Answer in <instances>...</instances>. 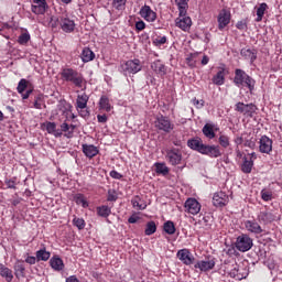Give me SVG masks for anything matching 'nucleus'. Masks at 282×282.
Here are the masks:
<instances>
[{
  "instance_id": "nucleus-1",
  "label": "nucleus",
  "mask_w": 282,
  "mask_h": 282,
  "mask_svg": "<svg viewBox=\"0 0 282 282\" xmlns=\"http://www.w3.org/2000/svg\"><path fill=\"white\" fill-rule=\"evenodd\" d=\"M234 83L236 87H248L249 91H254V79L241 68L235 70Z\"/></svg>"
},
{
  "instance_id": "nucleus-2",
  "label": "nucleus",
  "mask_w": 282,
  "mask_h": 282,
  "mask_svg": "<svg viewBox=\"0 0 282 282\" xmlns=\"http://www.w3.org/2000/svg\"><path fill=\"white\" fill-rule=\"evenodd\" d=\"M61 75L63 80H66L67 83H73L75 87H83V83L85 79L83 78V75L77 70H74V68H64Z\"/></svg>"
},
{
  "instance_id": "nucleus-3",
  "label": "nucleus",
  "mask_w": 282,
  "mask_h": 282,
  "mask_svg": "<svg viewBox=\"0 0 282 282\" xmlns=\"http://www.w3.org/2000/svg\"><path fill=\"white\" fill-rule=\"evenodd\" d=\"M121 72L124 76H129L131 74H138V72H142V63L140 59H129L126 63L121 64Z\"/></svg>"
},
{
  "instance_id": "nucleus-4",
  "label": "nucleus",
  "mask_w": 282,
  "mask_h": 282,
  "mask_svg": "<svg viewBox=\"0 0 282 282\" xmlns=\"http://www.w3.org/2000/svg\"><path fill=\"white\" fill-rule=\"evenodd\" d=\"M235 246L239 252H248L249 250H252L254 242L250 236L242 234L237 237Z\"/></svg>"
},
{
  "instance_id": "nucleus-5",
  "label": "nucleus",
  "mask_w": 282,
  "mask_h": 282,
  "mask_svg": "<svg viewBox=\"0 0 282 282\" xmlns=\"http://www.w3.org/2000/svg\"><path fill=\"white\" fill-rule=\"evenodd\" d=\"M154 127L159 131H163V133H171V131L175 129V124H173V122H171V120L164 116H160L155 119Z\"/></svg>"
},
{
  "instance_id": "nucleus-6",
  "label": "nucleus",
  "mask_w": 282,
  "mask_h": 282,
  "mask_svg": "<svg viewBox=\"0 0 282 282\" xmlns=\"http://www.w3.org/2000/svg\"><path fill=\"white\" fill-rule=\"evenodd\" d=\"M235 111L247 116V118H253L254 113H257V106H254V104H243L239 101L235 105Z\"/></svg>"
},
{
  "instance_id": "nucleus-7",
  "label": "nucleus",
  "mask_w": 282,
  "mask_h": 282,
  "mask_svg": "<svg viewBox=\"0 0 282 282\" xmlns=\"http://www.w3.org/2000/svg\"><path fill=\"white\" fill-rule=\"evenodd\" d=\"M166 159L172 166H177V164L182 163V152L180 149H172L166 151Z\"/></svg>"
},
{
  "instance_id": "nucleus-8",
  "label": "nucleus",
  "mask_w": 282,
  "mask_h": 282,
  "mask_svg": "<svg viewBox=\"0 0 282 282\" xmlns=\"http://www.w3.org/2000/svg\"><path fill=\"white\" fill-rule=\"evenodd\" d=\"M176 257L185 265H193V263L195 261V257L193 256V253H191V251L188 249L178 250L176 253Z\"/></svg>"
},
{
  "instance_id": "nucleus-9",
  "label": "nucleus",
  "mask_w": 282,
  "mask_h": 282,
  "mask_svg": "<svg viewBox=\"0 0 282 282\" xmlns=\"http://www.w3.org/2000/svg\"><path fill=\"white\" fill-rule=\"evenodd\" d=\"M184 206H185V212L189 213V215H197L199 210H202V205L195 198H188L185 202Z\"/></svg>"
},
{
  "instance_id": "nucleus-10",
  "label": "nucleus",
  "mask_w": 282,
  "mask_h": 282,
  "mask_svg": "<svg viewBox=\"0 0 282 282\" xmlns=\"http://www.w3.org/2000/svg\"><path fill=\"white\" fill-rule=\"evenodd\" d=\"M139 14L140 17H142V19H144L149 23H153V21L158 19V13H155V11H152L151 7L147 4L140 9Z\"/></svg>"
},
{
  "instance_id": "nucleus-11",
  "label": "nucleus",
  "mask_w": 282,
  "mask_h": 282,
  "mask_svg": "<svg viewBox=\"0 0 282 282\" xmlns=\"http://www.w3.org/2000/svg\"><path fill=\"white\" fill-rule=\"evenodd\" d=\"M259 151L260 153H272V139L268 135H262L259 140Z\"/></svg>"
},
{
  "instance_id": "nucleus-12",
  "label": "nucleus",
  "mask_w": 282,
  "mask_h": 282,
  "mask_svg": "<svg viewBox=\"0 0 282 282\" xmlns=\"http://www.w3.org/2000/svg\"><path fill=\"white\" fill-rule=\"evenodd\" d=\"M202 155H208V158H221V149L219 148V145L205 144Z\"/></svg>"
},
{
  "instance_id": "nucleus-13",
  "label": "nucleus",
  "mask_w": 282,
  "mask_h": 282,
  "mask_svg": "<svg viewBox=\"0 0 282 282\" xmlns=\"http://www.w3.org/2000/svg\"><path fill=\"white\" fill-rule=\"evenodd\" d=\"M175 24L176 28H180L183 32H188L193 25V21L191 20V17L180 15V18L175 20Z\"/></svg>"
},
{
  "instance_id": "nucleus-14",
  "label": "nucleus",
  "mask_w": 282,
  "mask_h": 282,
  "mask_svg": "<svg viewBox=\"0 0 282 282\" xmlns=\"http://www.w3.org/2000/svg\"><path fill=\"white\" fill-rule=\"evenodd\" d=\"M59 25L63 32H66V34H72V32H74L76 29V22L69 18H59Z\"/></svg>"
},
{
  "instance_id": "nucleus-15",
  "label": "nucleus",
  "mask_w": 282,
  "mask_h": 282,
  "mask_svg": "<svg viewBox=\"0 0 282 282\" xmlns=\"http://www.w3.org/2000/svg\"><path fill=\"white\" fill-rule=\"evenodd\" d=\"M230 24V11L223 9L218 14V30H224Z\"/></svg>"
},
{
  "instance_id": "nucleus-16",
  "label": "nucleus",
  "mask_w": 282,
  "mask_h": 282,
  "mask_svg": "<svg viewBox=\"0 0 282 282\" xmlns=\"http://www.w3.org/2000/svg\"><path fill=\"white\" fill-rule=\"evenodd\" d=\"M215 259H205V260H200L198 261L194 268L200 270V272H208V270H213V268H215Z\"/></svg>"
},
{
  "instance_id": "nucleus-17",
  "label": "nucleus",
  "mask_w": 282,
  "mask_h": 282,
  "mask_svg": "<svg viewBox=\"0 0 282 282\" xmlns=\"http://www.w3.org/2000/svg\"><path fill=\"white\" fill-rule=\"evenodd\" d=\"M229 276H231V279H236V281H242V279L248 276V270L243 267H235L230 270Z\"/></svg>"
},
{
  "instance_id": "nucleus-18",
  "label": "nucleus",
  "mask_w": 282,
  "mask_h": 282,
  "mask_svg": "<svg viewBox=\"0 0 282 282\" xmlns=\"http://www.w3.org/2000/svg\"><path fill=\"white\" fill-rule=\"evenodd\" d=\"M213 204L216 207H224L228 204V195L224 192L215 193L213 196Z\"/></svg>"
},
{
  "instance_id": "nucleus-19",
  "label": "nucleus",
  "mask_w": 282,
  "mask_h": 282,
  "mask_svg": "<svg viewBox=\"0 0 282 282\" xmlns=\"http://www.w3.org/2000/svg\"><path fill=\"white\" fill-rule=\"evenodd\" d=\"M275 219H276V216L268 210L260 212L258 214V221L260 224H264V226H268V224H272V221H274Z\"/></svg>"
},
{
  "instance_id": "nucleus-20",
  "label": "nucleus",
  "mask_w": 282,
  "mask_h": 282,
  "mask_svg": "<svg viewBox=\"0 0 282 282\" xmlns=\"http://www.w3.org/2000/svg\"><path fill=\"white\" fill-rule=\"evenodd\" d=\"M245 228L248 232H252L253 235H261V232H263V228H261V225H259L257 220H246Z\"/></svg>"
},
{
  "instance_id": "nucleus-21",
  "label": "nucleus",
  "mask_w": 282,
  "mask_h": 282,
  "mask_svg": "<svg viewBox=\"0 0 282 282\" xmlns=\"http://www.w3.org/2000/svg\"><path fill=\"white\" fill-rule=\"evenodd\" d=\"M187 147L189 149H192L193 151H197L198 153H203L205 144H204V141H202V139L195 138V139H189L187 141Z\"/></svg>"
},
{
  "instance_id": "nucleus-22",
  "label": "nucleus",
  "mask_w": 282,
  "mask_h": 282,
  "mask_svg": "<svg viewBox=\"0 0 282 282\" xmlns=\"http://www.w3.org/2000/svg\"><path fill=\"white\" fill-rule=\"evenodd\" d=\"M13 270L17 279H25V262L23 260L15 261Z\"/></svg>"
},
{
  "instance_id": "nucleus-23",
  "label": "nucleus",
  "mask_w": 282,
  "mask_h": 282,
  "mask_svg": "<svg viewBox=\"0 0 282 282\" xmlns=\"http://www.w3.org/2000/svg\"><path fill=\"white\" fill-rule=\"evenodd\" d=\"M83 153L91 160V158H96L100 153V150L94 144H83Z\"/></svg>"
},
{
  "instance_id": "nucleus-24",
  "label": "nucleus",
  "mask_w": 282,
  "mask_h": 282,
  "mask_svg": "<svg viewBox=\"0 0 282 282\" xmlns=\"http://www.w3.org/2000/svg\"><path fill=\"white\" fill-rule=\"evenodd\" d=\"M50 265L55 270V272H61V270L65 269V263L63 262V259L58 256H54L50 260Z\"/></svg>"
},
{
  "instance_id": "nucleus-25",
  "label": "nucleus",
  "mask_w": 282,
  "mask_h": 282,
  "mask_svg": "<svg viewBox=\"0 0 282 282\" xmlns=\"http://www.w3.org/2000/svg\"><path fill=\"white\" fill-rule=\"evenodd\" d=\"M151 69L159 74V76H166V66L160 59L151 64Z\"/></svg>"
},
{
  "instance_id": "nucleus-26",
  "label": "nucleus",
  "mask_w": 282,
  "mask_h": 282,
  "mask_svg": "<svg viewBox=\"0 0 282 282\" xmlns=\"http://www.w3.org/2000/svg\"><path fill=\"white\" fill-rule=\"evenodd\" d=\"M44 126L47 133L51 135H54L55 138H61L63 135V132L56 129V122L47 121Z\"/></svg>"
},
{
  "instance_id": "nucleus-27",
  "label": "nucleus",
  "mask_w": 282,
  "mask_h": 282,
  "mask_svg": "<svg viewBox=\"0 0 282 282\" xmlns=\"http://www.w3.org/2000/svg\"><path fill=\"white\" fill-rule=\"evenodd\" d=\"M214 85L221 87L226 83V68H220L217 74L213 77Z\"/></svg>"
},
{
  "instance_id": "nucleus-28",
  "label": "nucleus",
  "mask_w": 282,
  "mask_h": 282,
  "mask_svg": "<svg viewBox=\"0 0 282 282\" xmlns=\"http://www.w3.org/2000/svg\"><path fill=\"white\" fill-rule=\"evenodd\" d=\"M31 11L33 14H44L47 11V2H33Z\"/></svg>"
},
{
  "instance_id": "nucleus-29",
  "label": "nucleus",
  "mask_w": 282,
  "mask_h": 282,
  "mask_svg": "<svg viewBox=\"0 0 282 282\" xmlns=\"http://www.w3.org/2000/svg\"><path fill=\"white\" fill-rule=\"evenodd\" d=\"M240 55L243 56L246 61H250V63H254L257 61V50L242 48L240 51Z\"/></svg>"
},
{
  "instance_id": "nucleus-30",
  "label": "nucleus",
  "mask_w": 282,
  "mask_h": 282,
  "mask_svg": "<svg viewBox=\"0 0 282 282\" xmlns=\"http://www.w3.org/2000/svg\"><path fill=\"white\" fill-rule=\"evenodd\" d=\"M0 276L6 279L7 282H12V279H14V275L12 274V270L2 263H0Z\"/></svg>"
},
{
  "instance_id": "nucleus-31",
  "label": "nucleus",
  "mask_w": 282,
  "mask_h": 282,
  "mask_svg": "<svg viewBox=\"0 0 282 282\" xmlns=\"http://www.w3.org/2000/svg\"><path fill=\"white\" fill-rule=\"evenodd\" d=\"M87 102H89V96H87V94L83 93L82 95H78L76 109H87Z\"/></svg>"
},
{
  "instance_id": "nucleus-32",
  "label": "nucleus",
  "mask_w": 282,
  "mask_h": 282,
  "mask_svg": "<svg viewBox=\"0 0 282 282\" xmlns=\"http://www.w3.org/2000/svg\"><path fill=\"white\" fill-rule=\"evenodd\" d=\"M252 166H254V161L252 159H248V156H245L241 164L242 173H252Z\"/></svg>"
},
{
  "instance_id": "nucleus-33",
  "label": "nucleus",
  "mask_w": 282,
  "mask_h": 282,
  "mask_svg": "<svg viewBox=\"0 0 282 282\" xmlns=\"http://www.w3.org/2000/svg\"><path fill=\"white\" fill-rule=\"evenodd\" d=\"M35 257L37 261H50V257H52V253L45 248H42L35 252Z\"/></svg>"
},
{
  "instance_id": "nucleus-34",
  "label": "nucleus",
  "mask_w": 282,
  "mask_h": 282,
  "mask_svg": "<svg viewBox=\"0 0 282 282\" xmlns=\"http://www.w3.org/2000/svg\"><path fill=\"white\" fill-rule=\"evenodd\" d=\"M96 58V54L93 53L89 47H85L82 52V61L83 63H89Z\"/></svg>"
},
{
  "instance_id": "nucleus-35",
  "label": "nucleus",
  "mask_w": 282,
  "mask_h": 282,
  "mask_svg": "<svg viewBox=\"0 0 282 282\" xmlns=\"http://www.w3.org/2000/svg\"><path fill=\"white\" fill-rule=\"evenodd\" d=\"M99 109H102L104 111H111V102H109V97L101 96L99 99Z\"/></svg>"
},
{
  "instance_id": "nucleus-36",
  "label": "nucleus",
  "mask_w": 282,
  "mask_h": 282,
  "mask_svg": "<svg viewBox=\"0 0 282 282\" xmlns=\"http://www.w3.org/2000/svg\"><path fill=\"white\" fill-rule=\"evenodd\" d=\"M178 8L180 17H185L186 10H188V0H175Z\"/></svg>"
},
{
  "instance_id": "nucleus-37",
  "label": "nucleus",
  "mask_w": 282,
  "mask_h": 282,
  "mask_svg": "<svg viewBox=\"0 0 282 282\" xmlns=\"http://www.w3.org/2000/svg\"><path fill=\"white\" fill-rule=\"evenodd\" d=\"M203 134L205 135V138H208V140H213L215 138L214 126L210 123H206L203 127Z\"/></svg>"
},
{
  "instance_id": "nucleus-38",
  "label": "nucleus",
  "mask_w": 282,
  "mask_h": 282,
  "mask_svg": "<svg viewBox=\"0 0 282 282\" xmlns=\"http://www.w3.org/2000/svg\"><path fill=\"white\" fill-rule=\"evenodd\" d=\"M265 10H268V3L262 2L257 9V23H261L263 21V15L265 14Z\"/></svg>"
},
{
  "instance_id": "nucleus-39",
  "label": "nucleus",
  "mask_w": 282,
  "mask_h": 282,
  "mask_svg": "<svg viewBox=\"0 0 282 282\" xmlns=\"http://www.w3.org/2000/svg\"><path fill=\"white\" fill-rule=\"evenodd\" d=\"M142 202V198L140 196H134L131 199V204L133 208H137V210H145L147 209V205L144 203H140Z\"/></svg>"
},
{
  "instance_id": "nucleus-40",
  "label": "nucleus",
  "mask_w": 282,
  "mask_h": 282,
  "mask_svg": "<svg viewBox=\"0 0 282 282\" xmlns=\"http://www.w3.org/2000/svg\"><path fill=\"white\" fill-rule=\"evenodd\" d=\"M97 214L99 215V217H109V215H111V207L107 206V205H102L97 207Z\"/></svg>"
},
{
  "instance_id": "nucleus-41",
  "label": "nucleus",
  "mask_w": 282,
  "mask_h": 282,
  "mask_svg": "<svg viewBox=\"0 0 282 282\" xmlns=\"http://www.w3.org/2000/svg\"><path fill=\"white\" fill-rule=\"evenodd\" d=\"M164 232L166 235H175V223L167 220L163 225Z\"/></svg>"
},
{
  "instance_id": "nucleus-42",
  "label": "nucleus",
  "mask_w": 282,
  "mask_h": 282,
  "mask_svg": "<svg viewBox=\"0 0 282 282\" xmlns=\"http://www.w3.org/2000/svg\"><path fill=\"white\" fill-rule=\"evenodd\" d=\"M158 230V226L155 225V221H149L145 226V235L148 237H151V235H155V231Z\"/></svg>"
},
{
  "instance_id": "nucleus-43",
  "label": "nucleus",
  "mask_w": 282,
  "mask_h": 282,
  "mask_svg": "<svg viewBox=\"0 0 282 282\" xmlns=\"http://www.w3.org/2000/svg\"><path fill=\"white\" fill-rule=\"evenodd\" d=\"M218 144H220L223 149H228V147H230V137L226 134H220L218 138Z\"/></svg>"
},
{
  "instance_id": "nucleus-44",
  "label": "nucleus",
  "mask_w": 282,
  "mask_h": 282,
  "mask_svg": "<svg viewBox=\"0 0 282 282\" xmlns=\"http://www.w3.org/2000/svg\"><path fill=\"white\" fill-rule=\"evenodd\" d=\"M75 202L79 206H83V208H87L89 206V203H87V199L85 198V196L83 194H77L75 196Z\"/></svg>"
},
{
  "instance_id": "nucleus-45",
  "label": "nucleus",
  "mask_w": 282,
  "mask_h": 282,
  "mask_svg": "<svg viewBox=\"0 0 282 282\" xmlns=\"http://www.w3.org/2000/svg\"><path fill=\"white\" fill-rule=\"evenodd\" d=\"M156 173L161 175H169V167L164 163H156L155 164Z\"/></svg>"
},
{
  "instance_id": "nucleus-46",
  "label": "nucleus",
  "mask_w": 282,
  "mask_h": 282,
  "mask_svg": "<svg viewBox=\"0 0 282 282\" xmlns=\"http://www.w3.org/2000/svg\"><path fill=\"white\" fill-rule=\"evenodd\" d=\"M166 41V35L158 36L153 40V45H155L156 47H161V45H164Z\"/></svg>"
},
{
  "instance_id": "nucleus-47",
  "label": "nucleus",
  "mask_w": 282,
  "mask_h": 282,
  "mask_svg": "<svg viewBox=\"0 0 282 282\" xmlns=\"http://www.w3.org/2000/svg\"><path fill=\"white\" fill-rule=\"evenodd\" d=\"M73 224L74 226H76V228H78V230H83L85 228V219L83 218H74L73 219Z\"/></svg>"
},
{
  "instance_id": "nucleus-48",
  "label": "nucleus",
  "mask_w": 282,
  "mask_h": 282,
  "mask_svg": "<svg viewBox=\"0 0 282 282\" xmlns=\"http://www.w3.org/2000/svg\"><path fill=\"white\" fill-rule=\"evenodd\" d=\"M48 25L53 29V30H56V28L58 25H61V18L58 19L57 17H51V20L48 22Z\"/></svg>"
},
{
  "instance_id": "nucleus-49",
  "label": "nucleus",
  "mask_w": 282,
  "mask_h": 282,
  "mask_svg": "<svg viewBox=\"0 0 282 282\" xmlns=\"http://www.w3.org/2000/svg\"><path fill=\"white\" fill-rule=\"evenodd\" d=\"M18 94H23L25 89H28V80L26 79H21L18 84Z\"/></svg>"
},
{
  "instance_id": "nucleus-50",
  "label": "nucleus",
  "mask_w": 282,
  "mask_h": 282,
  "mask_svg": "<svg viewBox=\"0 0 282 282\" xmlns=\"http://www.w3.org/2000/svg\"><path fill=\"white\" fill-rule=\"evenodd\" d=\"M261 198L263 199V202H272V192L262 189Z\"/></svg>"
},
{
  "instance_id": "nucleus-51",
  "label": "nucleus",
  "mask_w": 282,
  "mask_h": 282,
  "mask_svg": "<svg viewBox=\"0 0 282 282\" xmlns=\"http://www.w3.org/2000/svg\"><path fill=\"white\" fill-rule=\"evenodd\" d=\"M29 41H30L29 33H22L18 39V42L20 43V45H25V43H28Z\"/></svg>"
},
{
  "instance_id": "nucleus-52",
  "label": "nucleus",
  "mask_w": 282,
  "mask_h": 282,
  "mask_svg": "<svg viewBox=\"0 0 282 282\" xmlns=\"http://www.w3.org/2000/svg\"><path fill=\"white\" fill-rule=\"evenodd\" d=\"M126 3H127V0H113V8H116V10H122Z\"/></svg>"
},
{
  "instance_id": "nucleus-53",
  "label": "nucleus",
  "mask_w": 282,
  "mask_h": 282,
  "mask_svg": "<svg viewBox=\"0 0 282 282\" xmlns=\"http://www.w3.org/2000/svg\"><path fill=\"white\" fill-rule=\"evenodd\" d=\"M108 202H116L118 199V195L116 194V189L108 191Z\"/></svg>"
},
{
  "instance_id": "nucleus-54",
  "label": "nucleus",
  "mask_w": 282,
  "mask_h": 282,
  "mask_svg": "<svg viewBox=\"0 0 282 282\" xmlns=\"http://www.w3.org/2000/svg\"><path fill=\"white\" fill-rule=\"evenodd\" d=\"M205 101L203 99H197L194 98L193 99V105H195L196 109H202V107H204Z\"/></svg>"
},
{
  "instance_id": "nucleus-55",
  "label": "nucleus",
  "mask_w": 282,
  "mask_h": 282,
  "mask_svg": "<svg viewBox=\"0 0 282 282\" xmlns=\"http://www.w3.org/2000/svg\"><path fill=\"white\" fill-rule=\"evenodd\" d=\"M144 28H147V24L144 23V21L140 20L135 23V30L138 32H142V30H144Z\"/></svg>"
},
{
  "instance_id": "nucleus-56",
  "label": "nucleus",
  "mask_w": 282,
  "mask_h": 282,
  "mask_svg": "<svg viewBox=\"0 0 282 282\" xmlns=\"http://www.w3.org/2000/svg\"><path fill=\"white\" fill-rule=\"evenodd\" d=\"M25 263H29V265H34L37 261L36 256H29L25 258Z\"/></svg>"
},
{
  "instance_id": "nucleus-57",
  "label": "nucleus",
  "mask_w": 282,
  "mask_h": 282,
  "mask_svg": "<svg viewBox=\"0 0 282 282\" xmlns=\"http://www.w3.org/2000/svg\"><path fill=\"white\" fill-rule=\"evenodd\" d=\"M110 177H112V180H122V174H120L116 170H112V171H110Z\"/></svg>"
},
{
  "instance_id": "nucleus-58",
  "label": "nucleus",
  "mask_w": 282,
  "mask_h": 282,
  "mask_svg": "<svg viewBox=\"0 0 282 282\" xmlns=\"http://www.w3.org/2000/svg\"><path fill=\"white\" fill-rule=\"evenodd\" d=\"M236 28L238 30H248V24L246 23V21H239L237 22Z\"/></svg>"
},
{
  "instance_id": "nucleus-59",
  "label": "nucleus",
  "mask_w": 282,
  "mask_h": 282,
  "mask_svg": "<svg viewBox=\"0 0 282 282\" xmlns=\"http://www.w3.org/2000/svg\"><path fill=\"white\" fill-rule=\"evenodd\" d=\"M186 63L188 67H195V59H193V54L186 57Z\"/></svg>"
},
{
  "instance_id": "nucleus-60",
  "label": "nucleus",
  "mask_w": 282,
  "mask_h": 282,
  "mask_svg": "<svg viewBox=\"0 0 282 282\" xmlns=\"http://www.w3.org/2000/svg\"><path fill=\"white\" fill-rule=\"evenodd\" d=\"M139 219H140V217L138 215L133 214L132 216L129 217L128 224H138Z\"/></svg>"
},
{
  "instance_id": "nucleus-61",
  "label": "nucleus",
  "mask_w": 282,
  "mask_h": 282,
  "mask_svg": "<svg viewBox=\"0 0 282 282\" xmlns=\"http://www.w3.org/2000/svg\"><path fill=\"white\" fill-rule=\"evenodd\" d=\"M69 129H70V127H69V124L67 123V122H64V123H62L61 124V132L63 133H67V131H69Z\"/></svg>"
},
{
  "instance_id": "nucleus-62",
  "label": "nucleus",
  "mask_w": 282,
  "mask_h": 282,
  "mask_svg": "<svg viewBox=\"0 0 282 282\" xmlns=\"http://www.w3.org/2000/svg\"><path fill=\"white\" fill-rule=\"evenodd\" d=\"M6 184L9 188H13L15 189L17 188V183L13 181V180H8L6 181Z\"/></svg>"
},
{
  "instance_id": "nucleus-63",
  "label": "nucleus",
  "mask_w": 282,
  "mask_h": 282,
  "mask_svg": "<svg viewBox=\"0 0 282 282\" xmlns=\"http://www.w3.org/2000/svg\"><path fill=\"white\" fill-rule=\"evenodd\" d=\"M97 120L98 122H101L102 124H105V122H107V115H98Z\"/></svg>"
},
{
  "instance_id": "nucleus-64",
  "label": "nucleus",
  "mask_w": 282,
  "mask_h": 282,
  "mask_svg": "<svg viewBox=\"0 0 282 282\" xmlns=\"http://www.w3.org/2000/svg\"><path fill=\"white\" fill-rule=\"evenodd\" d=\"M66 282H80L76 275H70L66 279Z\"/></svg>"
}]
</instances>
